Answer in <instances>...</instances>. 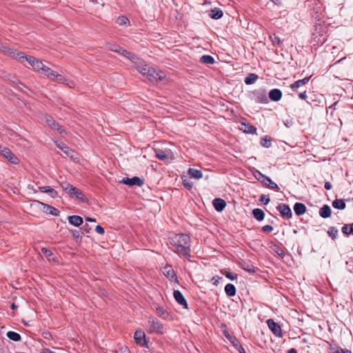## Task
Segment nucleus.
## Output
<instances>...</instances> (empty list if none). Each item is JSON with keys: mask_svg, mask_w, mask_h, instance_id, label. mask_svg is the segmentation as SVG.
Here are the masks:
<instances>
[{"mask_svg": "<svg viewBox=\"0 0 353 353\" xmlns=\"http://www.w3.org/2000/svg\"><path fill=\"white\" fill-rule=\"evenodd\" d=\"M123 184L128 185L130 186L138 185L141 186L143 184V181L139 177L134 176L132 178H124L121 181Z\"/></svg>", "mask_w": 353, "mask_h": 353, "instance_id": "9", "label": "nucleus"}, {"mask_svg": "<svg viewBox=\"0 0 353 353\" xmlns=\"http://www.w3.org/2000/svg\"><path fill=\"white\" fill-rule=\"evenodd\" d=\"M273 230V227L270 225H266V232H271Z\"/></svg>", "mask_w": 353, "mask_h": 353, "instance_id": "56", "label": "nucleus"}, {"mask_svg": "<svg viewBox=\"0 0 353 353\" xmlns=\"http://www.w3.org/2000/svg\"><path fill=\"white\" fill-rule=\"evenodd\" d=\"M120 48H121V46H119L117 44H111L110 46V50L113 52H116V51H119V50H120Z\"/></svg>", "mask_w": 353, "mask_h": 353, "instance_id": "47", "label": "nucleus"}, {"mask_svg": "<svg viewBox=\"0 0 353 353\" xmlns=\"http://www.w3.org/2000/svg\"><path fill=\"white\" fill-rule=\"evenodd\" d=\"M68 194H70L71 196L75 197L77 199H79L80 201L85 200V196L83 194V192L74 186L72 188V190H70Z\"/></svg>", "mask_w": 353, "mask_h": 353, "instance_id": "18", "label": "nucleus"}, {"mask_svg": "<svg viewBox=\"0 0 353 353\" xmlns=\"http://www.w3.org/2000/svg\"><path fill=\"white\" fill-rule=\"evenodd\" d=\"M39 189L41 192L49 194L52 198L58 196L57 192L50 186L39 187Z\"/></svg>", "mask_w": 353, "mask_h": 353, "instance_id": "25", "label": "nucleus"}, {"mask_svg": "<svg viewBox=\"0 0 353 353\" xmlns=\"http://www.w3.org/2000/svg\"><path fill=\"white\" fill-rule=\"evenodd\" d=\"M137 70L150 81L155 82L163 80L165 74L162 71H157L154 68L146 64L143 60L137 57V59L132 61Z\"/></svg>", "mask_w": 353, "mask_h": 353, "instance_id": "3", "label": "nucleus"}, {"mask_svg": "<svg viewBox=\"0 0 353 353\" xmlns=\"http://www.w3.org/2000/svg\"><path fill=\"white\" fill-rule=\"evenodd\" d=\"M282 95L281 90L278 88L272 89L268 93L270 99L275 102L280 101L282 98Z\"/></svg>", "mask_w": 353, "mask_h": 353, "instance_id": "12", "label": "nucleus"}, {"mask_svg": "<svg viewBox=\"0 0 353 353\" xmlns=\"http://www.w3.org/2000/svg\"><path fill=\"white\" fill-rule=\"evenodd\" d=\"M214 208L217 212H221L223 210L226 205L225 201L220 198L214 199L212 201Z\"/></svg>", "mask_w": 353, "mask_h": 353, "instance_id": "17", "label": "nucleus"}, {"mask_svg": "<svg viewBox=\"0 0 353 353\" xmlns=\"http://www.w3.org/2000/svg\"><path fill=\"white\" fill-rule=\"evenodd\" d=\"M43 353H55L54 352L50 350V349H44Z\"/></svg>", "mask_w": 353, "mask_h": 353, "instance_id": "61", "label": "nucleus"}, {"mask_svg": "<svg viewBox=\"0 0 353 353\" xmlns=\"http://www.w3.org/2000/svg\"><path fill=\"white\" fill-rule=\"evenodd\" d=\"M163 274L170 280H174L176 279V274L174 270L170 265L165 266L163 270Z\"/></svg>", "mask_w": 353, "mask_h": 353, "instance_id": "21", "label": "nucleus"}, {"mask_svg": "<svg viewBox=\"0 0 353 353\" xmlns=\"http://www.w3.org/2000/svg\"><path fill=\"white\" fill-rule=\"evenodd\" d=\"M45 119L49 126L59 131L60 134H62L64 132V130L61 129L59 125L51 117L46 116Z\"/></svg>", "mask_w": 353, "mask_h": 353, "instance_id": "16", "label": "nucleus"}, {"mask_svg": "<svg viewBox=\"0 0 353 353\" xmlns=\"http://www.w3.org/2000/svg\"><path fill=\"white\" fill-rule=\"evenodd\" d=\"M155 156L159 160L165 163H170L174 159V155L170 149L165 148V150L156 149Z\"/></svg>", "mask_w": 353, "mask_h": 353, "instance_id": "4", "label": "nucleus"}, {"mask_svg": "<svg viewBox=\"0 0 353 353\" xmlns=\"http://www.w3.org/2000/svg\"><path fill=\"white\" fill-rule=\"evenodd\" d=\"M342 232L345 235L353 234V223L352 224H345L342 227Z\"/></svg>", "mask_w": 353, "mask_h": 353, "instance_id": "36", "label": "nucleus"}, {"mask_svg": "<svg viewBox=\"0 0 353 353\" xmlns=\"http://www.w3.org/2000/svg\"><path fill=\"white\" fill-rule=\"evenodd\" d=\"M183 184H184V185H185V187H187V188H189V189H190V188L192 187V183H190V182H185V181H184V182H183Z\"/></svg>", "mask_w": 353, "mask_h": 353, "instance_id": "57", "label": "nucleus"}, {"mask_svg": "<svg viewBox=\"0 0 353 353\" xmlns=\"http://www.w3.org/2000/svg\"><path fill=\"white\" fill-rule=\"evenodd\" d=\"M258 79V77L255 74H250L247 77H245L244 81L247 85H250L254 83L256 79Z\"/></svg>", "mask_w": 353, "mask_h": 353, "instance_id": "40", "label": "nucleus"}, {"mask_svg": "<svg viewBox=\"0 0 353 353\" xmlns=\"http://www.w3.org/2000/svg\"><path fill=\"white\" fill-rule=\"evenodd\" d=\"M334 353H345L344 350L343 349H339V350H337Z\"/></svg>", "mask_w": 353, "mask_h": 353, "instance_id": "64", "label": "nucleus"}, {"mask_svg": "<svg viewBox=\"0 0 353 353\" xmlns=\"http://www.w3.org/2000/svg\"><path fill=\"white\" fill-rule=\"evenodd\" d=\"M275 5L279 6L282 3V0H271Z\"/></svg>", "mask_w": 353, "mask_h": 353, "instance_id": "58", "label": "nucleus"}, {"mask_svg": "<svg viewBox=\"0 0 353 353\" xmlns=\"http://www.w3.org/2000/svg\"><path fill=\"white\" fill-rule=\"evenodd\" d=\"M157 314L159 317L163 319H167L169 316L168 312L161 307L157 308Z\"/></svg>", "mask_w": 353, "mask_h": 353, "instance_id": "38", "label": "nucleus"}, {"mask_svg": "<svg viewBox=\"0 0 353 353\" xmlns=\"http://www.w3.org/2000/svg\"><path fill=\"white\" fill-rule=\"evenodd\" d=\"M225 276H226L228 279H230V280H232V281L235 280V279L237 278V276H236V275H234V274H233L232 273H231L230 272H225Z\"/></svg>", "mask_w": 353, "mask_h": 353, "instance_id": "45", "label": "nucleus"}, {"mask_svg": "<svg viewBox=\"0 0 353 353\" xmlns=\"http://www.w3.org/2000/svg\"><path fill=\"white\" fill-rule=\"evenodd\" d=\"M200 61L205 64H213L214 59L210 55H203L200 58Z\"/></svg>", "mask_w": 353, "mask_h": 353, "instance_id": "35", "label": "nucleus"}, {"mask_svg": "<svg viewBox=\"0 0 353 353\" xmlns=\"http://www.w3.org/2000/svg\"><path fill=\"white\" fill-rule=\"evenodd\" d=\"M332 206L339 210H343L345 208L346 205L343 199H335L332 202Z\"/></svg>", "mask_w": 353, "mask_h": 353, "instance_id": "28", "label": "nucleus"}, {"mask_svg": "<svg viewBox=\"0 0 353 353\" xmlns=\"http://www.w3.org/2000/svg\"><path fill=\"white\" fill-rule=\"evenodd\" d=\"M0 50L16 58L22 63H24L26 61L28 62L35 72L46 77L50 80L57 82H65V81L63 75L57 73L55 71L44 65L40 60L33 57L25 55L24 53L21 52H17L6 46L0 47Z\"/></svg>", "mask_w": 353, "mask_h": 353, "instance_id": "1", "label": "nucleus"}, {"mask_svg": "<svg viewBox=\"0 0 353 353\" xmlns=\"http://www.w3.org/2000/svg\"><path fill=\"white\" fill-rule=\"evenodd\" d=\"M223 16V12L219 8H214L210 10V17L212 19H219Z\"/></svg>", "mask_w": 353, "mask_h": 353, "instance_id": "30", "label": "nucleus"}, {"mask_svg": "<svg viewBox=\"0 0 353 353\" xmlns=\"http://www.w3.org/2000/svg\"><path fill=\"white\" fill-rule=\"evenodd\" d=\"M174 297L179 304L183 306V307H188V303L184 296L179 290L174 291Z\"/></svg>", "mask_w": 353, "mask_h": 353, "instance_id": "15", "label": "nucleus"}, {"mask_svg": "<svg viewBox=\"0 0 353 353\" xmlns=\"http://www.w3.org/2000/svg\"><path fill=\"white\" fill-rule=\"evenodd\" d=\"M324 188L326 190H329L332 189V185H331V183L330 182L327 181V182L325 183Z\"/></svg>", "mask_w": 353, "mask_h": 353, "instance_id": "53", "label": "nucleus"}, {"mask_svg": "<svg viewBox=\"0 0 353 353\" xmlns=\"http://www.w3.org/2000/svg\"><path fill=\"white\" fill-rule=\"evenodd\" d=\"M325 41V37H323L322 39H319L318 41H316L317 43H324Z\"/></svg>", "mask_w": 353, "mask_h": 353, "instance_id": "59", "label": "nucleus"}, {"mask_svg": "<svg viewBox=\"0 0 353 353\" xmlns=\"http://www.w3.org/2000/svg\"><path fill=\"white\" fill-rule=\"evenodd\" d=\"M269 38L274 46L279 47L281 46L282 41L275 34H270Z\"/></svg>", "mask_w": 353, "mask_h": 353, "instance_id": "39", "label": "nucleus"}, {"mask_svg": "<svg viewBox=\"0 0 353 353\" xmlns=\"http://www.w3.org/2000/svg\"><path fill=\"white\" fill-rule=\"evenodd\" d=\"M277 210L281 213V216L284 219H290L292 216V212L288 205L285 203L279 204L276 207Z\"/></svg>", "mask_w": 353, "mask_h": 353, "instance_id": "8", "label": "nucleus"}, {"mask_svg": "<svg viewBox=\"0 0 353 353\" xmlns=\"http://www.w3.org/2000/svg\"><path fill=\"white\" fill-rule=\"evenodd\" d=\"M299 97L301 99H303V100H305L307 99V94H306V91H304L303 92H301L299 94Z\"/></svg>", "mask_w": 353, "mask_h": 353, "instance_id": "51", "label": "nucleus"}, {"mask_svg": "<svg viewBox=\"0 0 353 353\" xmlns=\"http://www.w3.org/2000/svg\"><path fill=\"white\" fill-rule=\"evenodd\" d=\"M134 339L137 344L145 346L146 344L145 332L141 330H137L134 334Z\"/></svg>", "mask_w": 353, "mask_h": 353, "instance_id": "10", "label": "nucleus"}, {"mask_svg": "<svg viewBox=\"0 0 353 353\" xmlns=\"http://www.w3.org/2000/svg\"><path fill=\"white\" fill-rule=\"evenodd\" d=\"M41 252L49 261H55L54 257L53 256V253L50 250L43 248H41Z\"/></svg>", "mask_w": 353, "mask_h": 353, "instance_id": "33", "label": "nucleus"}, {"mask_svg": "<svg viewBox=\"0 0 353 353\" xmlns=\"http://www.w3.org/2000/svg\"><path fill=\"white\" fill-rule=\"evenodd\" d=\"M252 214L257 221L263 220L265 216L263 211L259 208L254 209L252 211Z\"/></svg>", "mask_w": 353, "mask_h": 353, "instance_id": "32", "label": "nucleus"}, {"mask_svg": "<svg viewBox=\"0 0 353 353\" xmlns=\"http://www.w3.org/2000/svg\"><path fill=\"white\" fill-rule=\"evenodd\" d=\"M265 194H262L260 197V201L262 203H265Z\"/></svg>", "mask_w": 353, "mask_h": 353, "instance_id": "63", "label": "nucleus"}, {"mask_svg": "<svg viewBox=\"0 0 353 353\" xmlns=\"http://www.w3.org/2000/svg\"><path fill=\"white\" fill-rule=\"evenodd\" d=\"M0 154L14 164H17L19 162L18 158L12 154L11 150L1 144H0Z\"/></svg>", "mask_w": 353, "mask_h": 353, "instance_id": "7", "label": "nucleus"}, {"mask_svg": "<svg viewBox=\"0 0 353 353\" xmlns=\"http://www.w3.org/2000/svg\"><path fill=\"white\" fill-rule=\"evenodd\" d=\"M294 210L297 216H301L306 212V207L302 203H296L294 205Z\"/></svg>", "mask_w": 353, "mask_h": 353, "instance_id": "22", "label": "nucleus"}, {"mask_svg": "<svg viewBox=\"0 0 353 353\" xmlns=\"http://www.w3.org/2000/svg\"><path fill=\"white\" fill-rule=\"evenodd\" d=\"M37 202L39 205H41L42 206V210L46 213H48V214L54 215V216L59 215V211L57 208H55L51 205H49L48 204L41 203V202H39V201H37Z\"/></svg>", "mask_w": 353, "mask_h": 353, "instance_id": "14", "label": "nucleus"}, {"mask_svg": "<svg viewBox=\"0 0 353 353\" xmlns=\"http://www.w3.org/2000/svg\"><path fill=\"white\" fill-rule=\"evenodd\" d=\"M331 208L327 205H324L319 210V215L324 219L328 218L331 216Z\"/></svg>", "mask_w": 353, "mask_h": 353, "instance_id": "23", "label": "nucleus"}, {"mask_svg": "<svg viewBox=\"0 0 353 353\" xmlns=\"http://www.w3.org/2000/svg\"><path fill=\"white\" fill-rule=\"evenodd\" d=\"M72 236L74 237V238H79L80 237V234H79V232L77 231V230H73L72 231Z\"/></svg>", "mask_w": 353, "mask_h": 353, "instance_id": "52", "label": "nucleus"}, {"mask_svg": "<svg viewBox=\"0 0 353 353\" xmlns=\"http://www.w3.org/2000/svg\"><path fill=\"white\" fill-rule=\"evenodd\" d=\"M266 188L278 192L279 188L278 185L274 183L270 177L266 176Z\"/></svg>", "mask_w": 353, "mask_h": 353, "instance_id": "29", "label": "nucleus"}, {"mask_svg": "<svg viewBox=\"0 0 353 353\" xmlns=\"http://www.w3.org/2000/svg\"><path fill=\"white\" fill-rule=\"evenodd\" d=\"M68 219L71 225L76 227L80 226L83 223V219L77 215L69 216Z\"/></svg>", "mask_w": 353, "mask_h": 353, "instance_id": "20", "label": "nucleus"}, {"mask_svg": "<svg viewBox=\"0 0 353 353\" xmlns=\"http://www.w3.org/2000/svg\"><path fill=\"white\" fill-rule=\"evenodd\" d=\"M254 175L255 176V178L259 180V181H261V183H263L265 182V175H263L262 173H261L259 171H256L254 173Z\"/></svg>", "mask_w": 353, "mask_h": 353, "instance_id": "44", "label": "nucleus"}, {"mask_svg": "<svg viewBox=\"0 0 353 353\" xmlns=\"http://www.w3.org/2000/svg\"><path fill=\"white\" fill-rule=\"evenodd\" d=\"M339 231L338 230L334 227H330L327 231L328 235L334 240L337 235H338Z\"/></svg>", "mask_w": 353, "mask_h": 353, "instance_id": "41", "label": "nucleus"}, {"mask_svg": "<svg viewBox=\"0 0 353 353\" xmlns=\"http://www.w3.org/2000/svg\"><path fill=\"white\" fill-rule=\"evenodd\" d=\"M240 129L248 134H254L256 132V128L248 124L242 123Z\"/></svg>", "mask_w": 353, "mask_h": 353, "instance_id": "31", "label": "nucleus"}, {"mask_svg": "<svg viewBox=\"0 0 353 353\" xmlns=\"http://www.w3.org/2000/svg\"><path fill=\"white\" fill-rule=\"evenodd\" d=\"M287 353H297V351L294 348L290 349Z\"/></svg>", "mask_w": 353, "mask_h": 353, "instance_id": "62", "label": "nucleus"}, {"mask_svg": "<svg viewBox=\"0 0 353 353\" xmlns=\"http://www.w3.org/2000/svg\"><path fill=\"white\" fill-rule=\"evenodd\" d=\"M310 78H311V77H305L303 79L297 80V81H294L293 83H292L290 85V88L293 91L296 92L299 88L307 84L309 82Z\"/></svg>", "mask_w": 353, "mask_h": 353, "instance_id": "13", "label": "nucleus"}, {"mask_svg": "<svg viewBox=\"0 0 353 353\" xmlns=\"http://www.w3.org/2000/svg\"><path fill=\"white\" fill-rule=\"evenodd\" d=\"M116 52L129 59L130 61H134V59H137V57L134 54H133L130 52H128L126 50L123 49L121 47L120 48V50H119V51H116Z\"/></svg>", "mask_w": 353, "mask_h": 353, "instance_id": "24", "label": "nucleus"}, {"mask_svg": "<svg viewBox=\"0 0 353 353\" xmlns=\"http://www.w3.org/2000/svg\"><path fill=\"white\" fill-rule=\"evenodd\" d=\"M149 329L151 332H156L158 334L163 333V326L161 322L153 317H150L148 321Z\"/></svg>", "mask_w": 353, "mask_h": 353, "instance_id": "5", "label": "nucleus"}, {"mask_svg": "<svg viewBox=\"0 0 353 353\" xmlns=\"http://www.w3.org/2000/svg\"><path fill=\"white\" fill-rule=\"evenodd\" d=\"M225 292L228 296H233L236 294V288L233 284L228 283L225 286Z\"/></svg>", "mask_w": 353, "mask_h": 353, "instance_id": "27", "label": "nucleus"}, {"mask_svg": "<svg viewBox=\"0 0 353 353\" xmlns=\"http://www.w3.org/2000/svg\"><path fill=\"white\" fill-rule=\"evenodd\" d=\"M269 248L274 252L276 253L279 256L283 257L285 256L284 251L281 245L276 244L272 241L268 242Z\"/></svg>", "mask_w": 353, "mask_h": 353, "instance_id": "11", "label": "nucleus"}, {"mask_svg": "<svg viewBox=\"0 0 353 353\" xmlns=\"http://www.w3.org/2000/svg\"><path fill=\"white\" fill-rule=\"evenodd\" d=\"M225 336L230 341V342L234 345V347H238L239 346V343L237 339L235 336H231L228 332H225Z\"/></svg>", "mask_w": 353, "mask_h": 353, "instance_id": "34", "label": "nucleus"}, {"mask_svg": "<svg viewBox=\"0 0 353 353\" xmlns=\"http://www.w3.org/2000/svg\"><path fill=\"white\" fill-rule=\"evenodd\" d=\"M95 231L99 234H103L105 232L104 229L99 225L96 226Z\"/></svg>", "mask_w": 353, "mask_h": 353, "instance_id": "49", "label": "nucleus"}, {"mask_svg": "<svg viewBox=\"0 0 353 353\" xmlns=\"http://www.w3.org/2000/svg\"><path fill=\"white\" fill-rule=\"evenodd\" d=\"M60 185L62 188V189L64 191H65L68 194L69 193L70 190H72V188H73V186L71 184H70L69 183H68L66 181L61 182L60 183Z\"/></svg>", "mask_w": 353, "mask_h": 353, "instance_id": "42", "label": "nucleus"}, {"mask_svg": "<svg viewBox=\"0 0 353 353\" xmlns=\"http://www.w3.org/2000/svg\"><path fill=\"white\" fill-rule=\"evenodd\" d=\"M266 323L268 325V328L271 330V332L274 334L275 336H283L281 327L278 323H276L272 319H270L268 321H266Z\"/></svg>", "mask_w": 353, "mask_h": 353, "instance_id": "6", "label": "nucleus"}, {"mask_svg": "<svg viewBox=\"0 0 353 353\" xmlns=\"http://www.w3.org/2000/svg\"><path fill=\"white\" fill-rule=\"evenodd\" d=\"M65 82H60L61 83H63V84H65L67 85L68 87L70 88H73L74 86V83L72 81H68V79H66L65 78Z\"/></svg>", "mask_w": 353, "mask_h": 353, "instance_id": "48", "label": "nucleus"}, {"mask_svg": "<svg viewBox=\"0 0 353 353\" xmlns=\"http://www.w3.org/2000/svg\"><path fill=\"white\" fill-rule=\"evenodd\" d=\"M83 230L86 232V233H89L90 230V228L88 225V224H85L83 227Z\"/></svg>", "mask_w": 353, "mask_h": 353, "instance_id": "54", "label": "nucleus"}, {"mask_svg": "<svg viewBox=\"0 0 353 353\" xmlns=\"http://www.w3.org/2000/svg\"><path fill=\"white\" fill-rule=\"evenodd\" d=\"M55 144L57 145V147L58 148H59L61 151L63 150V148H65L66 146V145L65 143H63V142L61 141H55Z\"/></svg>", "mask_w": 353, "mask_h": 353, "instance_id": "46", "label": "nucleus"}, {"mask_svg": "<svg viewBox=\"0 0 353 353\" xmlns=\"http://www.w3.org/2000/svg\"><path fill=\"white\" fill-rule=\"evenodd\" d=\"M236 349L239 350V353H245L244 348L241 345H239L238 347H236Z\"/></svg>", "mask_w": 353, "mask_h": 353, "instance_id": "55", "label": "nucleus"}, {"mask_svg": "<svg viewBox=\"0 0 353 353\" xmlns=\"http://www.w3.org/2000/svg\"><path fill=\"white\" fill-rule=\"evenodd\" d=\"M6 336L10 340L14 341H19L21 340L20 334L15 332L9 331L7 332Z\"/></svg>", "mask_w": 353, "mask_h": 353, "instance_id": "37", "label": "nucleus"}, {"mask_svg": "<svg viewBox=\"0 0 353 353\" xmlns=\"http://www.w3.org/2000/svg\"><path fill=\"white\" fill-rule=\"evenodd\" d=\"M220 279H221V278L219 276H213L211 281L214 285H217Z\"/></svg>", "mask_w": 353, "mask_h": 353, "instance_id": "50", "label": "nucleus"}, {"mask_svg": "<svg viewBox=\"0 0 353 353\" xmlns=\"http://www.w3.org/2000/svg\"><path fill=\"white\" fill-rule=\"evenodd\" d=\"M170 249L179 256H190V237L185 234H174L169 238Z\"/></svg>", "mask_w": 353, "mask_h": 353, "instance_id": "2", "label": "nucleus"}, {"mask_svg": "<svg viewBox=\"0 0 353 353\" xmlns=\"http://www.w3.org/2000/svg\"><path fill=\"white\" fill-rule=\"evenodd\" d=\"M188 174L191 178H194L196 179H200L203 177V173L200 170L194 169V168H189Z\"/></svg>", "mask_w": 353, "mask_h": 353, "instance_id": "26", "label": "nucleus"}, {"mask_svg": "<svg viewBox=\"0 0 353 353\" xmlns=\"http://www.w3.org/2000/svg\"><path fill=\"white\" fill-rule=\"evenodd\" d=\"M62 152L66 157H70L73 161H77L79 159L78 154L67 145L63 148Z\"/></svg>", "mask_w": 353, "mask_h": 353, "instance_id": "19", "label": "nucleus"}, {"mask_svg": "<svg viewBox=\"0 0 353 353\" xmlns=\"http://www.w3.org/2000/svg\"><path fill=\"white\" fill-rule=\"evenodd\" d=\"M117 23L120 26H125L129 23V20L124 16H121L117 19Z\"/></svg>", "mask_w": 353, "mask_h": 353, "instance_id": "43", "label": "nucleus"}, {"mask_svg": "<svg viewBox=\"0 0 353 353\" xmlns=\"http://www.w3.org/2000/svg\"><path fill=\"white\" fill-rule=\"evenodd\" d=\"M85 220L87 221H89V222H95L96 221V219H94V218H90V217H86L85 218Z\"/></svg>", "mask_w": 353, "mask_h": 353, "instance_id": "60", "label": "nucleus"}]
</instances>
